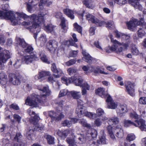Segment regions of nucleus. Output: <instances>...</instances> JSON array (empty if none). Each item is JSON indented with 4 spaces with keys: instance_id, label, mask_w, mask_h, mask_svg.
<instances>
[{
    "instance_id": "nucleus-1",
    "label": "nucleus",
    "mask_w": 146,
    "mask_h": 146,
    "mask_svg": "<svg viewBox=\"0 0 146 146\" xmlns=\"http://www.w3.org/2000/svg\"><path fill=\"white\" fill-rule=\"evenodd\" d=\"M44 15L41 13L38 14V17L35 15L33 14L31 17L30 20L31 22L29 21H24L20 24L25 26H29L27 27V29L32 32H33L36 33L34 34V37L36 39L37 33L40 31L41 26L42 24L44 25Z\"/></svg>"
},
{
    "instance_id": "nucleus-2",
    "label": "nucleus",
    "mask_w": 146,
    "mask_h": 146,
    "mask_svg": "<svg viewBox=\"0 0 146 146\" xmlns=\"http://www.w3.org/2000/svg\"><path fill=\"white\" fill-rule=\"evenodd\" d=\"M9 8V5L6 4L2 6V9L5 11H0V18L1 19H10L13 25L20 24L22 19H25L27 18L28 16L23 13L17 12L15 15L12 11H8L7 9Z\"/></svg>"
},
{
    "instance_id": "nucleus-3",
    "label": "nucleus",
    "mask_w": 146,
    "mask_h": 146,
    "mask_svg": "<svg viewBox=\"0 0 146 146\" xmlns=\"http://www.w3.org/2000/svg\"><path fill=\"white\" fill-rule=\"evenodd\" d=\"M38 89L43 93L40 96H38L35 94H32L31 97H28L26 100L25 104L27 105L36 107L39 103H44L46 101V97L49 96L50 94L48 86L43 87L41 85L38 87Z\"/></svg>"
},
{
    "instance_id": "nucleus-4",
    "label": "nucleus",
    "mask_w": 146,
    "mask_h": 146,
    "mask_svg": "<svg viewBox=\"0 0 146 146\" xmlns=\"http://www.w3.org/2000/svg\"><path fill=\"white\" fill-rule=\"evenodd\" d=\"M78 106L76 108V113L78 117L81 118L85 116L90 118H93L96 115L95 113L88 112L86 107L83 106V102L80 100L77 101Z\"/></svg>"
},
{
    "instance_id": "nucleus-5",
    "label": "nucleus",
    "mask_w": 146,
    "mask_h": 146,
    "mask_svg": "<svg viewBox=\"0 0 146 146\" xmlns=\"http://www.w3.org/2000/svg\"><path fill=\"white\" fill-rule=\"evenodd\" d=\"M111 34H110L108 35L111 42L113 43V44L110 48L111 50L118 54L127 49L129 46L127 42L121 43L116 40H114Z\"/></svg>"
},
{
    "instance_id": "nucleus-6",
    "label": "nucleus",
    "mask_w": 146,
    "mask_h": 146,
    "mask_svg": "<svg viewBox=\"0 0 146 146\" xmlns=\"http://www.w3.org/2000/svg\"><path fill=\"white\" fill-rule=\"evenodd\" d=\"M61 80L62 82L65 84L67 85L71 82H73L76 86H81L83 79L80 76H78L77 77L76 76L69 78L66 77H63L61 78Z\"/></svg>"
},
{
    "instance_id": "nucleus-7",
    "label": "nucleus",
    "mask_w": 146,
    "mask_h": 146,
    "mask_svg": "<svg viewBox=\"0 0 146 146\" xmlns=\"http://www.w3.org/2000/svg\"><path fill=\"white\" fill-rule=\"evenodd\" d=\"M2 49V48L0 47V69H4L5 67L4 64L11 57L9 51L5 50L1 51Z\"/></svg>"
},
{
    "instance_id": "nucleus-8",
    "label": "nucleus",
    "mask_w": 146,
    "mask_h": 146,
    "mask_svg": "<svg viewBox=\"0 0 146 146\" xmlns=\"http://www.w3.org/2000/svg\"><path fill=\"white\" fill-rule=\"evenodd\" d=\"M86 14L85 17L86 19L89 22L95 23L97 25L100 27L102 26V25L105 24V23L104 21L99 20L90 13H87Z\"/></svg>"
},
{
    "instance_id": "nucleus-9",
    "label": "nucleus",
    "mask_w": 146,
    "mask_h": 146,
    "mask_svg": "<svg viewBox=\"0 0 146 146\" xmlns=\"http://www.w3.org/2000/svg\"><path fill=\"white\" fill-rule=\"evenodd\" d=\"M38 58L34 54L25 55L22 58V61L25 63L28 64L31 63L34 60H38Z\"/></svg>"
},
{
    "instance_id": "nucleus-10",
    "label": "nucleus",
    "mask_w": 146,
    "mask_h": 146,
    "mask_svg": "<svg viewBox=\"0 0 146 146\" xmlns=\"http://www.w3.org/2000/svg\"><path fill=\"white\" fill-rule=\"evenodd\" d=\"M48 115L53 121H59L64 117V115L62 113L59 114L54 113L53 111H50L48 112Z\"/></svg>"
},
{
    "instance_id": "nucleus-11",
    "label": "nucleus",
    "mask_w": 146,
    "mask_h": 146,
    "mask_svg": "<svg viewBox=\"0 0 146 146\" xmlns=\"http://www.w3.org/2000/svg\"><path fill=\"white\" fill-rule=\"evenodd\" d=\"M135 85L133 83H132L130 82H128L125 84L127 91L128 93L132 96H135V91L134 89Z\"/></svg>"
},
{
    "instance_id": "nucleus-12",
    "label": "nucleus",
    "mask_w": 146,
    "mask_h": 146,
    "mask_svg": "<svg viewBox=\"0 0 146 146\" xmlns=\"http://www.w3.org/2000/svg\"><path fill=\"white\" fill-rule=\"evenodd\" d=\"M27 112L30 115H34L33 117L30 119V122L35 125L36 124L40 119L39 117L37 115L35 114L34 112L32 110L31 108L29 109L28 110Z\"/></svg>"
},
{
    "instance_id": "nucleus-13",
    "label": "nucleus",
    "mask_w": 146,
    "mask_h": 146,
    "mask_svg": "<svg viewBox=\"0 0 146 146\" xmlns=\"http://www.w3.org/2000/svg\"><path fill=\"white\" fill-rule=\"evenodd\" d=\"M139 24L140 23L136 19H132L127 23L128 29L133 31H135V27Z\"/></svg>"
},
{
    "instance_id": "nucleus-14",
    "label": "nucleus",
    "mask_w": 146,
    "mask_h": 146,
    "mask_svg": "<svg viewBox=\"0 0 146 146\" xmlns=\"http://www.w3.org/2000/svg\"><path fill=\"white\" fill-rule=\"evenodd\" d=\"M108 102V108L110 109H115L117 106V102H115L112 99L110 96H108L106 100Z\"/></svg>"
},
{
    "instance_id": "nucleus-15",
    "label": "nucleus",
    "mask_w": 146,
    "mask_h": 146,
    "mask_svg": "<svg viewBox=\"0 0 146 146\" xmlns=\"http://www.w3.org/2000/svg\"><path fill=\"white\" fill-rule=\"evenodd\" d=\"M70 131L69 129H66L61 131L57 129L55 130V133L61 138L64 139L70 134Z\"/></svg>"
},
{
    "instance_id": "nucleus-16",
    "label": "nucleus",
    "mask_w": 146,
    "mask_h": 146,
    "mask_svg": "<svg viewBox=\"0 0 146 146\" xmlns=\"http://www.w3.org/2000/svg\"><path fill=\"white\" fill-rule=\"evenodd\" d=\"M82 53L84 56V57L83 58V59H85L84 60L86 62L90 64L95 62V59L91 56L90 54L86 52L85 51H83Z\"/></svg>"
},
{
    "instance_id": "nucleus-17",
    "label": "nucleus",
    "mask_w": 146,
    "mask_h": 146,
    "mask_svg": "<svg viewBox=\"0 0 146 146\" xmlns=\"http://www.w3.org/2000/svg\"><path fill=\"white\" fill-rule=\"evenodd\" d=\"M135 122L137 123V126H135L139 127L142 131H146V125L145 120L140 119L139 120H135Z\"/></svg>"
},
{
    "instance_id": "nucleus-18",
    "label": "nucleus",
    "mask_w": 146,
    "mask_h": 146,
    "mask_svg": "<svg viewBox=\"0 0 146 146\" xmlns=\"http://www.w3.org/2000/svg\"><path fill=\"white\" fill-rule=\"evenodd\" d=\"M114 132L116 133V136L118 138H121L123 137L124 133L121 126H117Z\"/></svg>"
},
{
    "instance_id": "nucleus-19",
    "label": "nucleus",
    "mask_w": 146,
    "mask_h": 146,
    "mask_svg": "<svg viewBox=\"0 0 146 146\" xmlns=\"http://www.w3.org/2000/svg\"><path fill=\"white\" fill-rule=\"evenodd\" d=\"M22 137V135L20 133H16L14 138V141L18 142L16 146H25V143L21 140Z\"/></svg>"
},
{
    "instance_id": "nucleus-20",
    "label": "nucleus",
    "mask_w": 146,
    "mask_h": 146,
    "mask_svg": "<svg viewBox=\"0 0 146 146\" xmlns=\"http://www.w3.org/2000/svg\"><path fill=\"white\" fill-rule=\"evenodd\" d=\"M116 111L117 114H121L126 113L128 111L127 105L125 104L119 105Z\"/></svg>"
},
{
    "instance_id": "nucleus-21",
    "label": "nucleus",
    "mask_w": 146,
    "mask_h": 146,
    "mask_svg": "<svg viewBox=\"0 0 146 146\" xmlns=\"http://www.w3.org/2000/svg\"><path fill=\"white\" fill-rule=\"evenodd\" d=\"M128 1L129 3L135 8L138 9L140 11L142 10V6L139 4L138 0H128Z\"/></svg>"
},
{
    "instance_id": "nucleus-22",
    "label": "nucleus",
    "mask_w": 146,
    "mask_h": 146,
    "mask_svg": "<svg viewBox=\"0 0 146 146\" xmlns=\"http://www.w3.org/2000/svg\"><path fill=\"white\" fill-rule=\"evenodd\" d=\"M72 137H68L66 139V142L69 144L68 146H73L74 144H75V143H76V136L74 135V134H72Z\"/></svg>"
},
{
    "instance_id": "nucleus-23",
    "label": "nucleus",
    "mask_w": 146,
    "mask_h": 146,
    "mask_svg": "<svg viewBox=\"0 0 146 146\" xmlns=\"http://www.w3.org/2000/svg\"><path fill=\"white\" fill-rule=\"evenodd\" d=\"M76 136L77 138L76 139V143L82 144L86 142V139L84 135L78 134Z\"/></svg>"
},
{
    "instance_id": "nucleus-24",
    "label": "nucleus",
    "mask_w": 146,
    "mask_h": 146,
    "mask_svg": "<svg viewBox=\"0 0 146 146\" xmlns=\"http://www.w3.org/2000/svg\"><path fill=\"white\" fill-rule=\"evenodd\" d=\"M57 42L55 40H52L49 41L47 43L46 46L49 50H52L53 48L57 47Z\"/></svg>"
},
{
    "instance_id": "nucleus-25",
    "label": "nucleus",
    "mask_w": 146,
    "mask_h": 146,
    "mask_svg": "<svg viewBox=\"0 0 146 146\" xmlns=\"http://www.w3.org/2000/svg\"><path fill=\"white\" fill-rule=\"evenodd\" d=\"M96 94L99 95L102 98H107L108 95L107 93L105 92V89L103 88H100L98 89L96 91Z\"/></svg>"
},
{
    "instance_id": "nucleus-26",
    "label": "nucleus",
    "mask_w": 146,
    "mask_h": 146,
    "mask_svg": "<svg viewBox=\"0 0 146 146\" xmlns=\"http://www.w3.org/2000/svg\"><path fill=\"white\" fill-rule=\"evenodd\" d=\"M119 122V119L116 116H114L110 118L108 121V123L110 125H116Z\"/></svg>"
},
{
    "instance_id": "nucleus-27",
    "label": "nucleus",
    "mask_w": 146,
    "mask_h": 146,
    "mask_svg": "<svg viewBox=\"0 0 146 146\" xmlns=\"http://www.w3.org/2000/svg\"><path fill=\"white\" fill-rule=\"evenodd\" d=\"M50 73L48 71H42L39 72L38 76H35V78L36 80L40 79L45 76H48L50 75Z\"/></svg>"
},
{
    "instance_id": "nucleus-28",
    "label": "nucleus",
    "mask_w": 146,
    "mask_h": 146,
    "mask_svg": "<svg viewBox=\"0 0 146 146\" xmlns=\"http://www.w3.org/2000/svg\"><path fill=\"white\" fill-rule=\"evenodd\" d=\"M63 11L64 13L68 17L72 19H74V12L72 10L66 8L63 9Z\"/></svg>"
},
{
    "instance_id": "nucleus-29",
    "label": "nucleus",
    "mask_w": 146,
    "mask_h": 146,
    "mask_svg": "<svg viewBox=\"0 0 146 146\" xmlns=\"http://www.w3.org/2000/svg\"><path fill=\"white\" fill-rule=\"evenodd\" d=\"M55 27L52 24L47 25L46 26L44 29L48 33H50L54 35L55 34V33L54 32V29Z\"/></svg>"
},
{
    "instance_id": "nucleus-30",
    "label": "nucleus",
    "mask_w": 146,
    "mask_h": 146,
    "mask_svg": "<svg viewBox=\"0 0 146 146\" xmlns=\"http://www.w3.org/2000/svg\"><path fill=\"white\" fill-rule=\"evenodd\" d=\"M47 79V81L51 83H53L54 82L56 81V78L60 77V75L59 74H54L52 76H49Z\"/></svg>"
},
{
    "instance_id": "nucleus-31",
    "label": "nucleus",
    "mask_w": 146,
    "mask_h": 146,
    "mask_svg": "<svg viewBox=\"0 0 146 146\" xmlns=\"http://www.w3.org/2000/svg\"><path fill=\"white\" fill-rule=\"evenodd\" d=\"M51 69L53 72L56 73L57 74L60 75V74H63V72L62 70L60 69H57L56 64L54 63H53L52 64Z\"/></svg>"
},
{
    "instance_id": "nucleus-32",
    "label": "nucleus",
    "mask_w": 146,
    "mask_h": 146,
    "mask_svg": "<svg viewBox=\"0 0 146 146\" xmlns=\"http://www.w3.org/2000/svg\"><path fill=\"white\" fill-rule=\"evenodd\" d=\"M44 137L47 140V143L50 145L53 144L54 143V138L52 136L49 135H45Z\"/></svg>"
},
{
    "instance_id": "nucleus-33",
    "label": "nucleus",
    "mask_w": 146,
    "mask_h": 146,
    "mask_svg": "<svg viewBox=\"0 0 146 146\" xmlns=\"http://www.w3.org/2000/svg\"><path fill=\"white\" fill-rule=\"evenodd\" d=\"M36 131V129H35V127L33 129H30V130L27 132L26 135L27 138L29 139H32L33 137L34 136V133L35 131Z\"/></svg>"
},
{
    "instance_id": "nucleus-34",
    "label": "nucleus",
    "mask_w": 146,
    "mask_h": 146,
    "mask_svg": "<svg viewBox=\"0 0 146 146\" xmlns=\"http://www.w3.org/2000/svg\"><path fill=\"white\" fill-rule=\"evenodd\" d=\"M112 127L110 125L108 126L107 128V129L108 133L111 139L113 140H116L113 134V133L112 130Z\"/></svg>"
},
{
    "instance_id": "nucleus-35",
    "label": "nucleus",
    "mask_w": 146,
    "mask_h": 146,
    "mask_svg": "<svg viewBox=\"0 0 146 146\" xmlns=\"http://www.w3.org/2000/svg\"><path fill=\"white\" fill-rule=\"evenodd\" d=\"M17 41L19 45L23 48H25L27 45L23 39L18 38Z\"/></svg>"
},
{
    "instance_id": "nucleus-36",
    "label": "nucleus",
    "mask_w": 146,
    "mask_h": 146,
    "mask_svg": "<svg viewBox=\"0 0 146 146\" xmlns=\"http://www.w3.org/2000/svg\"><path fill=\"white\" fill-rule=\"evenodd\" d=\"M71 94L73 98L77 99V101L78 100H80L79 99L80 97L81 96L80 92L72 91L71 92Z\"/></svg>"
},
{
    "instance_id": "nucleus-37",
    "label": "nucleus",
    "mask_w": 146,
    "mask_h": 146,
    "mask_svg": "<svg viewBox=\"0 0 146 146\" xmlns=\"http://www.w3.org/2000/svg\"><path fill=\"white\" fill-rule=\"evenodd\" d=\"M60 19L61 20V28L63 30V32L65 33L66 32L67 30V28L65 23L66 20L63 17H62Z\"/></svg>"
},
{
    "instance_id": "nucleus-38",
    "label": "nucleus",
    "mask_w": 146,
    "mask_h": 146,
    "mask_svg": "<svg viewBox=\"0 0 146 146\" xmlns=\"http://www.w3.org/2000/svg\"><path fill=\"white\" fill-rule=\"evenodd\" d=\"M105 23V24L102 25V26L106 25V27L109 29H114L115 27L114 25L113 22L111 21H108L107 23Z\"/></svg>"
},
{
    "instance_id": "nucleus-39",
    "label": "nucleus",
    "mask_w": 146,
    "mask_h": 146,
    "mask_svg": "<svg viewBox=\"0 0 146 146\" xmlns=\"http://www.w3.org/2000/svg\"><path fill=\"white\" fill-rule=\"evenodd\" d=\"M104 113V110L101 108H99L96 111V114L95 113L96 115V116L93 118H91L92 119H94L95 118L97 117V116H100L103 115Z\"/></svg>"
},
{
    "instance_id": "nucleus-40",
    "label": "nucleus",
    "mask_w": 146,
    "mask_h": 146,
    "mask_svg": "<svg viewBox=\"0 0 146 146\" xmlns=\"http://www.w3.org/2000/svg\"><path fill=\"white\" fill-rule=\"evenodd\" d=\"M124 126L128 127L132 125L137 126L136 124L130 120H125L124 121Z\"/></svg>"
},
{
    "instance_id": "nucleus-41",
    "label": "nucleus",
    "mask_w": 146,
    "mask_h": 146,
    "mask_svg": "<svg viewBox=\"0 0 146 146\" xmlns=\"http://www.w3.org/2000/svg\"><path fill=\"white\" fill-rule=\"evenodd\" d=\"M79 121V123H80L83 126L86 127L89 129H90L91 127L90 124L87 123L86 120L83 119H80Z\"/></svg>"
},
{
    "instance_id": "nucleus-42",
    "label": "nucleus",
    "mask_w": 146,
    "mask_h": 146,
    "mask_svg": "<svg viewBox=\"0 0 146 146\" xmlns=\"http://www.w3.org/2000/svg\"><path fill=\"white\" fill-rule=\"evenodd\" d=\"M79 121V123H80L83 126L86 127L89 129H90L91 127L90 124L87 123L86 120L83 119H80Z\"/></svg>"
},
{
    "instance_id": "nucleus-43",
    "label": "nucleus",
    "mask_w": 146,
    "mask_h": 146,
    "mask_svg": "<svg viewBox=\"0 0 146 146\" xmlns=\"http://www.w3.org/2000/svg\"><path fill=\"white\" fill-rule=\"evenodd\" d=\"M79 121V123H80L83 126L86 127L89 129H90L91 127L90 124L87 123L86 120L83 119H80Z\"/></svg>"
},
{
    "instance_id": "nucleus-44",
    "label": "nucleus",
    "mask_w": 146,
    "mask_h": 146,
    "mask_svg": "<svg viewBox=\"0 0 146 146\" xmlns=\"http://www.w3.org/2000/svg\"><path fill=\"white\" fill-rule=\"evenodd\" d=\"M90 135L89 136H90L92 139L96 138L97 135V132L96 130L94 129H92L90 130Z\"/></svg>"
},
{
    "instance_id": "nucleus-45",
    "label": "nucleus",
    "mask_w": 146,
    "mask_h": 146,
    "mask_svg": "<svg viewBox=\"0 0 146 146\" xmlns=\"http://www.w3.org/2000/svg\"><path fill=\"white\" fill-rule=\"evenodd\" d=\"M99 139L98 140L97 143L99 144H105L106 143V138L104 135L100 136Z\"/></svg>"
},
{
    "instance_id": "nucleus-46",
    "label": "nucleus",
    "mask_w": 146,
    "mask_h": 146,
    "mask_svg": "<svg viewBox=\"0 0 146 146\" xmlns=\"http://www.w3.org/2000/svg\"><path fill=\"white\" fill-rule=\"evenodd\" d=\"M94 73L96 74L100 73L106 75L108 74V73L104 72L103 69L100 68L98 67L96 68V70L94 71Z\"/></svg>"
},
{
    "instance_id": "nucleus-47",
    "label": "nucleus",
    "mask_w": 146,
    "mask_h": 146,
    "mask_svg": "<svg viewBox=\"0 0 146 146\" xmlns=\"http://www.w3.org/2000/svg\"><path fill=\"white\" fill-rule=\"evenodd\" d=\"M33 124L35 126V129L36 131H41L44 129V126L43 125L37 124V123L35 125Z\"/></svg>"
},
{
    "instance_id": "nucleus-48",
    "label": "nucleus",
    "mask_w": 146,
    "mask_h": 146,
    "mask_svg": "<svg viewBox=\"0 0 146 146\" xmlns=\"http://www.w3.org/2000/svg\"><path fill=\"white\" fill-rule=\"evenodd\" d=\"M137 35L139 37L142 38L145 35V31L141 28H139L137 31Z\"/></svg>"
},
{
    "instance_id": "nucleus-49",
    "label": "nucleus",
    "mask_w": 146,
    "mask_h": 146,
    "mask_svg": "<svg viewBox=\"0 0 146 146\" xmlns=\"http://www.w3.org/2000/svg\"><path fill=\"white\" fill-rule=\"evenodd\" d=\"M2 143V146H12V144L9 142V140L7 139H3Z\"/></svg>"
},
{
    "instance_id": "nucleus-50",
    "label": "nucleus",
    "mask_w": 146,
    "mask_h": 146,
    "mask_svg": "<svg viewBox=\"0 0 146 146\" xmlns=\"http://www.w3.org/2000/svg\"><path fill=\"white\" fill-rule=\"evenodd\" d=\"M115 3H116L120 5H122L127 3V0H113Z\"/></svg>"
},
{
    "instance_id": "nucleus-51",
    "label": "nucleus",
    "mask_w": 146,
    "mask_h": 146,
    "mask_svg": "<svg viewBox=\"0 0 146 146\" xmlns=\"http://www.w3.org/2000/svg\"><path fill=\"white\" fill-rule=\"evenodd\" d=\"M135 138V135L133 134H128L126 137V140L130 142L133 140Z\"/></svg>"
},
{
    "instance_id": "nucleus-52",
    "label": "nucleus",
    "mask_w": 146,
    "mask_h": 146,
    "mask_svg": "<svg viewBox=\"0 0 146 146\" xmlns=\"http://www.w3.org/2000/svg\"><path fill=\"white\" fill-rule=\"evenodd\" d=\"M9 82L13 84V82H15V80L16 79L17 76L14 74H9Z\"/></svg>"
},
{
    "instance_id": "nucleus-53",
    "label": "nucleus",
    "mask_w": 146,
    "mask_h": 146,
    "mask_svg": "<svg viewBox=\"0 0 146 146\" xmlns=\"http://www.w3.org/2000/svg\"><path fill=\"white\" fill-rule=\"evenodd\" d=\"M74 27L76 30L80 33H82V27L77 24L76 23H75L74 24Z\"/></svg>"
},
{
    "instance_id": "nucleus-54",
    "label": "nucleus",
    "mask_w": 146,
    "mask_h": 146,
    "mask_svg": "<svg viewBox=\"0 0 146 146\" xmlns=\"http://www.w3.org/2000/svg\"><path fill=\"white\" fill-rule=\"evenodd\" d=\"M132 53L134 55H137L139 54V52L135 46H133L131 49Z\"/></svg>"
},
{
    "instance_id": "nucleus-55",
    "label": "nucleus",
    "mask_w": 146,
    "mask_h": 146,
    "mask_svg": "<svg viewBox=\"0 0 146 146\" xmlns=\"http://www.w3.org/2000/svg\"><path fill=\"white\" fill-rule=\"evenodd\" d=\"M62 124L64 126H67L69 127L72 125L71 122L67 120H65L62 123Z\"/></svg>"
},
{
    "instance_id": "nucleus-56",
    "label": "nucleus",
    "mask_w": 146,
    "mask_h": 146,
    "mask_svg": "<svg viewBox=\"0 0 146 146\" xmlns=\"http://www.w3.org/2000/svg\"><path fill=\"white\" fill-rule=\"evenodd\" d=\"M26 48L24 50V52H31L33 50V48L31 46L27 45Z\"/></svg>"
},
{
    "instance_id": "nucleus-57",
    "label": "nucleus",
    "mask_w": 146,
    "mask_h": 146,
    "mask_svg": "<svg viewBox=\"0 0 146 146\" xmlns=\"http://www.w3.org/2000/svg\"><path fill=\"white\" fill-rule=\"evenodd\" d=\"M76 60L74 59H71L69 61L65 62V64L68 66H69L74 64L76 62Z\"/></svg>"
},
{
    "instance_id": "nucleus-58",
    "label": "nucleus",
    "mask_w": 146,
    "mask_h": 146,
    "mask_svg": "<svg viewBox=\"0 0 146 146\" xmlns=\"http://www.w3.org/2000/svg\"><path fill=\"white\" fill-rule=\"evenodd\" d=\"M76 69L74 68H70L67 70L68 72L70 75H72L73 73L76 72Z\"/></svg>"
},
{
    "instance_id": "nucleus-59",
    "label": "nucleus",
    "mask_w": 146,
    "mask_h": 146,
    "mask_svg": "<svg viewBox=\"0 0 146 146\" xmlns=\"http://www.w3.org/2000/svg\"><path fill=\"white\" fill-rule=\"evenodd\" d=\"M129 116L131 118L135 119H138L139 118L138 115L135 112L130 113L129 114Z\"/></svg>"
},
{
    "instance_id": "nucleus-60",
    "label": "nucleus",
    "mask_w": 146,
    "mask_h": 146,
    "mask_svg": "<svg viewBox=\"0 0 146 146\" xmlns=\"http://www.w3.org/2000/svg\"><path fill=\"white\" fill-rule=\"evenodd\" d=\"M83 3L87 7L89 8L91 7V1L89 0H84Z\"/></svg>"
},
{
    "instance_id": "nucleus-61",
    "label": "nucleus",
    "mask_w": 146,
    "mask_h": 146,
    "mask_svg": "<svg viewBox=\"0 0 146 146\" xmlns=\"http://www.w3.org/2000/svg\"><path fill=\"white\" fill-rule=\"evenodd\" d=\"M22 63L21 60H17L16 61L14 64V67L16 68H18L20 67Z\"/></svg>"
},
{
    "instance_id": "nucleus-62",
    "label": "nucleus",
    "mask_w": 146,
    "mask_h": 146,
    "mask_svg": "<svg viewBox=\"0 0 146 146\" xmlns=\"http://www.w3.org/2000/svg\"><path fill=\"white\" fill-rule=\"evenodd\" d=\"M68 92L67 90H60L58 96L59 97H61L63 96L66 95Z\"/></svg>"
},
{
    "instance_id": "nucleus-63",
    "label": "nucleus",
    "mask_w": 146,
    "mask_h": 146,
    "mask_svg": "<svg viewBox=\"0 0 146 146\" xmlns=\"http://www.w3.org/2000/svg\"><path fill=\"white\" fill-rule=\"evenodd\" d=\"M39 40L40 41L41 44L43 45L46 42V40L45 36L43 35H41L39 38Z\"/></svg>"
},
{
    "instance_id": "nucleus-64",
    "label": "nucleus",
    "mask_w": 146,
    "mask_h": 146,
    "mask_svg": "<svg viewBox=\"0 0 146 146\" xmlns=\"http://www.w3.org/2000/svg\"><path fill=\"white\" fill-rule=\"evenodd\" d=\"M82 88L89 90L90 88V85L87 82H84L83 84L81 85Z\"/></svg>"
}]
</instances>
